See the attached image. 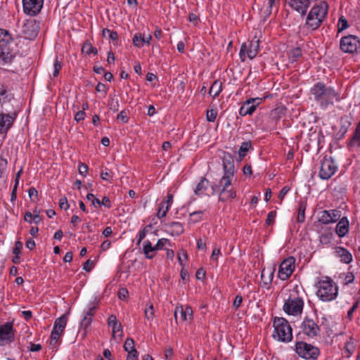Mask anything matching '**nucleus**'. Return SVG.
I'll use <instances>...</instances> for the list:
<instances>
[{
    "label": "nucleus",
    "mask_w": 360,
    "mask_h": 360,
    "mask_svg": "<svg viewBox=\"0 0 360 360\" xmlns=\"http://www.w3.org/2000/svg\"><path fill=\"white\" fill-rule=\"evenodd\" d=\"M314 96V101L317 102L323 109L327 108L330 105H333L334 101H340L341 98L331 86H327L323 82L316 83L310 90Z\"/></svg>",
    "instance_id": "f257e3e1"
},
{
    "label": "nucleus",
    "mask_w": 360,
    "mask_h": 360,
    "mask_svg": "<svg viewBox=\"0 0 360 360\" xmlns=\"http://www.w3.org/2000/svg\"><path fill=\"white\" fill-rule=\"evenodd\" d=\"M274 327V338L284 342H289L292 339V328L288 321L282 317H275L273 322Z\"/></svg>",
    "instance_id": "f03ea898"
},
{
    "label": "nucleus",
    "mask_w": 360,
    "mask_h": 360,
    "mask_svg": "<svg viewBox=\"0 0 360 360\" xmlns=\"http://www.w3.org/2000/svg\"><path fill=\"white\" fill-rule=\"evenodd\" d=\"M338 288L335 285L333 280L328 278L319 282V288L317 295L324 302H329L336 298Z\"/></svg>",
    "instance_id": "7ed1b4c3"
},
{
    "label": "nucleus",
    "mask_w": 360,
    "mask_h": 360,
    "mask_svg": "<svg viewBox=\"0 0 360 360\" xmlns=\"http://www.w3.org/2000/svg\"><path fill=\"white\" fill-rule=\"evenodd\" d=\"M295 350L299 356L307 360L317 359L320 353L316 347L304 341H297Z\"/></svg>",
    "instance_id": "20e7f679"
},
{
    "label": "nucleus",
    "mask_w": 360,
    "mask_h": 360,
    "mask_svg": "<svg viewBox=\"0 0 360 360\" xmlns=\"http://www.w3.org/2000/svg\"><path fill=\"white\" fill-rule=\"evenodd\" d=\"M259 51V40L255 37L248 41V44L243 43L240 50V58L242 61H245L246 56L250 59H253L257 55Z\"/></svg>",
    "instance_id": "39448f33"
},
{
    "label": "nucleus",
    "mask_w": 360,
    "mask_h": 360,
    "mask_svg": "<svg viewBox=\"0 0 360 360\" xmlns=\"http://www.w3.org/2000/svg\"><path fill=\"white\" fill-rule=\"evenodd\" d=\"M360 47V41L355 35L349 34L342 37L340 48L344 53H354Z\"/></svg>",
    "instance_id": "423d86ee"
},
{
    "label": "nucleus",
    "mask_w": 360,
    "mask_h": 360,
    "mask_svg": "<svg viewBox=\"0 0 360 360\" xmlns=\"http://www.w3.org/2000/svg\"><path fill=\"white\" fill-rule=\"evenodd\" d=\"M39 22L35 20H27L22 27V37L27 40L34 39L39 34Z\"/></svg>",
    "instance_id": "0eeeda50"
},
{
    "label": "nucleus",
    "mask_w": 360,
    "mask_h": 360,
    "mask_svg": "<svg viewBox=\"0 0 360 360\" xmlns=\"http://www.w3.org/2000/svg\"><path fill=\"white\" fill-rule=\"evenodd\" d=\"M304 306L303 300L301 297L289 298L283 304V310L289 315L296 316L300 314Z\"/></svg>",
    "instance_id": "6e6552de"
},
{
    "label": "nucleus",
    "mask_w": 360,
    "mask_h": 360,
    "mask_svg": "<svg viewBox=\"0 0 360 360\" xmlns=\"http://www.w3.org/2000/svg\"><path fill=\"white\" fill-rule=\"evenodd\" d=\"M15 339V330L12 323L0 326V346L10 345Z\"/></svg>",
    "instance_id": "1a4fd4ad"
},
{
    "label": "nucleus",
    "mask_w": 360,
    "mask_h": 360,
    "mask_svg": "<svg viewBox=\"0 0 360 360\" xmlns=\"http://www.w3.org/2000/svg\"><path fill=\"white\" fill-rule=\"evenodd\" d=\"M295 262L293 257H288L281 263L278 271V277L281 280H287L292 275L295 269Z\"/></svg>",
    "instance_id": "9d476101"
},
{
    "label": "nucleus",
    "mask_w": 360,
    "mask_h": 360,
    "mask_svg": "<svg viewBox=\"0 0 360 360\" xmlns=\"http://www.w3.org/2000/svg\"><path fill=\"white\" fill-rule=\"evenodd\" d=\"M337 166L331 158L325 157L321 162L319 176L322 179H329L336 172Z\"/></svg>",
    "instance_id": "9b49d317"
},
{
    "label": "nucleus",
    "mask_w": 360,
    "mask_h": 360,
    "mask_svg": "<svg viewBox=\"0 0 360 360\" xmlns=\"http://www.w3.org/2000/svg\"><path fill=\"white\" fill-rule=\"evenodd\" d=\"M261 102L262 98L259 97L251 98L246 100L243 103L241 107L240 108L239 115L243 117L247 115H252Z\"/></svg>",
    "instance_id": "f8f14e48"
},
{
    "label": "nucleus",
    "mask_w": 360,
    "mask_h": 360,
    "mask_svg": "<svg viewBox=\"0 0 360 360\" xmlns=\"http://www.w3.org/2000/svg\"><path fill=\"white\" fill-rule=\"evenodd\" d=\"M44 0H22V6L25 13L30 16H35L41 11Z\"/></svg>",
    "instance_id": "ddd939ff"
},
{
    "label": "nucleus",
    "mask_w": 360,
    "mask_h": 360,
    "mask_svg": "<svg viewBox=\"0 0 360 360\" xmlns=\"http://www.w3.org/2000/svg\"><path fill=\"white\" fill-rule=\"evenodd\" d=\"M301 328L303 333L310 338L317 336L320 333V327L311 319L305 317Z\"/></svg>",
    "instance_id": "4468645a"
},
{
    "label": "nucleus",
    "mask_w": 360,
    "mask_h": 360,
    "mask_svg": "<svg viewBox=\"0 0 360 360\" xmlns=\"http://www.w3.org/2000/svg\"><path fill=\"white\" fill-rule=\"evenodd\" d=\"M328 12V4L326 1H323L319 4H315L310 11L309 12V15H311L313 18H316L317 20H321V21H323L325 18L327 16Z\"/></svg>",
    "instance_id": "2eb2a0df"
},
{
    "label": "nucleus",
    "mask_w": 360,
    "mask_h": 360,
    "mask_svg": "<svg viewBox=\"0 0 360 360\" xmlns=\"http://www.w3.org/2000/svg\"><path fill=\"white\" fill-rule=\"evenodd\" d=\"M288 5L302 16L306 15L311 4V0H285Z\"/></svg>",
    "instance_id": "dca6fc26"
},
{
    "label": "nucleus",
    "mask_w": 360,
    "mask_h": 360,
    "mask_svg": "<svg viewBox=\"0 0 360 360\" xmlns=\"http://www.w3.org/2000/svg\"><path fill=\"white\" fill-rule=\"evenodd\" d=\"M17 116L16 112L13 113H0V134H6L13 126Z\"/></svg>",
    "instance_id": "f3484780"
},
{
    "label": "nucleus",
    "mask_w": 360,
    "mask_h": 360,
    "mask_svg": "<svg viewBox=\"0 0 360 360\" xmlns=\"http://www.w3.org/2000/svg\"><path fill=\"white\" fill-rule=\"evenodd\" d=\"M352 117L349 115H345L340 118V127L335 134V138L338 140L343 139L347 132L349 127L352 124Z\"/></svg>",
    "instance_id": "a211bd4d"
},
{
    "label": "nucleus",
    "mask_w": 360,
    "mask_h": 360,
    "mask_svg": "<svg viewBox=\"0 0 360 360\" xmlns=\"http://www.w3.org/2000/svg\"><path fill=\"white\" fill-rule=\"evenodd\" d=\"M223 162V169L224 172H226L230 174H234L235 173V166H234V159L233 156L227 152L224 153V156L222 158Z\"/></svg>",
    "instance_id": "6ab92c4d"
},
{
    "label": "nucleus",
    "mask_w": 360,
    "mask_h": 360,
    "mask_svg": "<svg viewBox=\"0 0 360 360\" xmlns=\"http://www.w3.org/2000/svg\"><path fill=\"white\" fill-rule=\"evenodd\" d=\"M15 58L8 46L0 48V65L11 63Z\"/></svg>",
    "instance_id": "aec40b11"
},
{
    "label": "nucleus",
    "mask_w": 360,
    "mask_h": 360,
    "mask_svg": "<svg viewBox=\"0 0 360 360\" xmlns=\"http://www.w3.org/2000/svg\"><path fill=\"white\" fill-rule=\"evenodd\" d=\"M349 231V220L346 217H344L340 219L336 228L335 232L338 236L340 238L344 237L347 235Z\"/></svg>",
    "instance_id": "412c9836"
},
{
    "label": "nucleus",
    "mask_w": 360,
    "mask_h": 360,
    "mask_svg": "<svg viewBox=\"0 0 360 360\" xmlns=\"http://www.w3.org/2000/svg\"><path fill=\"white\" fill-rule=\"evenodd\" d=\"M335 254L340 258V261L343 263L349 264L352 261V254L343 247H336Z\"/></svg>",
    "instance_id": "4be33fe9"
},
{
    "label": "nucleus",
    "mask_w": 360,
    "mask_h": 360,
    "mask_svg": "<svg viewBox=\"0 0 360 360\" xmlns=\"http://www.w3.org/2000/svg\"><path fill=\"white\" fill-rule=\"evenodd\" d=\"M151 39L152 37L150 34L147 37H145L144 36H142L141 33H136L132 39V42L135 46L141 48L144 44L149 46L150 44Z\"/></svg>",
    "instance_id": "5701e85b"
},
{
    "label": "nucleus",
    "mask_w": 360,
    "mask_h": 360,
    "mask_svg": "<svg viewBox=\"0 0 360 360\" xmlns=\"http://www.w3.org/2000/svg\"><path fill=\"white\" fill-rule=\"evenodd\" d=\"M236 197V193L233 190L231 186H230V188H221L219 192V200L225 202L228 200L234 199Z\"/></svg>",
    "instance_id": "b1692460"
},
{
    "label": "nucleus",
    "mask_w": 360,
    "mask_h": 360,
    "mask_svg": "<svg viewBox=\"0 0 360 360\" xmlns=\"http://www.w3.org/2000/svg\"><path fill=\"white\" fill-rule=\"evenodd\" d=\"M68 313L65 314L59 318L56 319L54 321L53 330H58L59 332L63 333L68 322Z\"/></svg>",
    "instance_id": "393cba45"
},
{
    "label": "nucleus",
    "mask_w": 360,
    "mask_h": 360,
    "mask_svg": "<svg viewBox=\"0 0 360 360\" xmlns=\"http://www.w3.org/2000/svg\"><path fill=\"white\" fill-rule=\"evenodd\" d=\"M179 312L181 314V318L183 321L187 320V316H188L190 319L192 318L193 310L191 307H186L185 309H184L181 306L180 307H177L174 311V318L176 320H177V314Z\"/></svg>",
    "instance_id": "a878e982"
},
{
    "label": "nucleus",
    "mask_w": 360,
    "mask_h": 360,
    "mask_svg": "<svg viewBox=\"0 0 360 360\" xmlns=\"http://www.w3.org/2000/svg\"><path fill=\"white\" fill-rule=\"evenodd\" d=\"M322 22H323L321 21L320 19L317 20L316 18H313L311 15L308 14L307 16L305 25L308 29L314 31L317 30L321 26Z\"/></svg>",
    "instance_id": "bb28decb"
},
{
    "label": "nucleus",
    "mask_w": 360,
    "mask_h": 360,
    "mask_svg": "<svg viewBox=\"0 0 360 360\" xmlns=\"http://www.w3.org/2000/svg\"><path fill=\"white\" fill-rule=\"evenodd\" d=\"M143 251L147 259H153L155 255V246H153L149 240H146L144 242Z\"/></svg>",
    "instance_id": "cd10ccee"
},
{
    "label": "nucleus",
    "mask_w": 360,
    "mask_h": 360,
    "mask_svg": "<svg viewBox=\"0 0 360 360\" xmlns=\"http://www.w3.org/2000/svg\"><path fill=\"white\" fill-rule=\"evenodd\" d=\"M108 324L110 327H112L113 335L118 331L122 330L121 323L117 321V318L114 314H111L109 316L108 319Z\"/></svg>",
    "instance_id": "c85d7f7f"
},
{
    "label": "nucleus",
    "mask_w": 360,
    "mask_h": 360,
    "mask_svg": "<svg viewBox=\"0 0 360 360\" xmlns=\"http://www.w3.org/2000/svg\"><path fill=\"white\" fill-rule=\"evenodd\" d=\"M348 145L350 146L360 147V122L358 123Z\"/></svg>",
    "instance_id": "c756f323"
},
{
    "label": "nucleus",
    "mask_w": 360,
    "mask_h": 360,
    "mask_svg": "<svg viewBox=\"0 0 360 360\" xmlns=\"http://www.w3.org/2000/svg\"><path fill=\"white\" fill-rule=\"evenodd\" d=\"M222 91V83L220 80H215L212 84L209 94L213 98H216Z\"/></svg>",
    "instance_id": "7c9ffc66"
},
{
    "label": "nucleus",
    "mask_w": 360,
    "mask_h": 360,
    "mask_svg": "<svg viewBox=\"0 0 360 360\" xmlns=\"http://www.w3.org/2000/svg\"><path fill=\"white\" fill-rule=\"evenodd\" d=\"M11 39V35L7 30L0 29V48L8 46Z\"/></svg>",
    "instance_id": "2f4dec72"
},
{
    "label": "nucleus",
    "mask_w": 360,
    "mask_h": 360,
    "mask_svg": "<svg viewBox=\"0 0 360 360\" xmlns=\"http://www.w3.org/2000/svg\"><path fill=\"white\" fill-rule=\"evenodd\" d=\"M209 184V181L205 177H202L195 189V193L197 195L204 194Z\"/></svg>",
    "instance_id": "473e14b6"
},
{
    "label": "nucleus",
    "mask_w": 360,
    "mask_h": 360,
    "mask_svg": "<svg viewBox=\"0 0 360 360\" xmlns=\"http://www.w3.org/2000/svg\"><path fill=\"white\" fill-rule=\"evenodd\" d=\"M307 207V202L305 201H300L299 207L297 212V221L300 223H302L305 220V210Z\"/></svg>",
    "instance_id": "72a5a7b5"
},
{
    "label": "nucleus",
    "mask_w": 360,
    "mask_h": 360,
    "mask_svg": "<svg viewBox=\"0 0 360 360\" xmlns=\"http://www.w3.org/2000/svg\"><path fill=\"white\" fill-rule=\"evenodd\" d=\"M82 53H85L86 55H90L93 53L94 55H97L98 50L96 47H94L91 44V43L86 40L82 47Z\"/></svg>",
    "instance_id": "f704fd0d"
},
{
    "label": "nucleus",
    "mask_w": 360,
    "mask_h": 360,
    "mask_svg": "<svg viewBox=\"0 0 360 360\" xmlns=\"http://www.w3.org/2000/svg\"><path fill=\"white\" fill-rule=\"evenodd\" d=\"M172 230L171 231V235L172 236H179L182 234L184 231V229L183 225L178 221H174L168 224Z\"/></svg>",
    "instance_id": "c9c22d12"
},
{
    "label": "nucleus",
    "mask_w": 360,
    "mask_h": 360,
    "mask_svg": "<svg viewBox=\"0 0 360 360\" xmlns=\"http://www.w3.org/2000/svg\"><path fill=\"white\" fill-rule=\"evenodd\" d=\"M234 174H230L226 172H224V175L220 179L219 184L221 188H230L231 186V179Z\"/></svg>",
    "instance_id": "e433bc0d"
},
{
    "label": "nucleus",
    "mask_w": 360,
    "mask_h": 360,
    "mask_svg": "<svg viewBox=\"0 0 360 360\" xmlns=\"http://www.w3.org/2000/svg\"><path fill=\"white\" fill-rule=\"evenodd\" d=\"M252 148V143L249 141H245L242 143L240 147L238 155L240 160H242L246 155L247 152Z\"/></svg>",
    "instance_id": "4c0bfd02"
},
{
    "label": "nucleus",
    "mask_w": 360,
    "mask_h": 360,
    "mask_svg": "<svg viewBox=\"0 0 360 360\" xmlns=\"http://www.w3.org/2000/svg\"><path fill=\"white\" fill-rule=\"evenodd\" d=\"M339 278L343 280V285H347L352 283L354 280V275L352 272L341 273Z\"/></svg>",
    "instance_id": "58836bf2"
},
{
    "label": "nucleus",
    "mask_w": 360,
    "mask_h": 360,
    "mask_svg": "<svg viewBox=\"0 0 360 360\" xmlns=\"http://www.w3.org/2000/svg\"><path fill=\"white\" fill-rule=\"evenodd\" d=\"M319 221L323 224H329L333 223L332 218L330 217L329 210H323L321 212V215L319 218Z\"/></svg>",
    "instance_id": "ea45409f"
},
{
    "label": "nucleus",
    "mask_w": 360,
    "mask_h": 360,
    "mask_svg": "<svg viewBox=\"0 0 360 360\" xmlns=\"http://www.w3.org/2000/svg\"><path fill=\"white\" fill-rule=\"evenodd\" d=\"M275 271V269L273 268V269H269V271H268V273H269V276L267 278H264V273L266 271V269H264L262 271V275H261V278H262V280L263 281V283L265 285H269L271 282H272V280H273V277H274V272Z\"/></svg>",
    "instance_id": "a19ab883"
},
{
    "label": "nucleus",
    "mask_w": 360,
    "mask_h": 360,
    "mask_svg": "<svg viewBox=\"0 0 360 360\" xmlns=\"http://www.w3.org/2000/svg\"><path fill=\"white\" fill-rule=\"evenodd\" d=\"M92 322V317L84 315L81 322V327L84 330L83 337L86 336L88 327Z\"/></svg>",
    "instance_id": "79ce46f5"
},
{
    "label": "nucleus",
    "mask_w": 360,
    "mask_h": 360,
    "mask_svg": "<svg viewBox=\"0 0 360 360\" xmlns=\"http://www.w3.org/2000/svg\"><path fill=\"white\" fill-rule=\"evenodd\" d=\"M333 238V233L331 231L323 233L320 236V242L323 245L329 244Z\"/></svg>",
    "instance_id": "37998d69"
},
{
    "label": "nucleus",
    "mask_w": 360,
    "mask_h": 360,
    "mask_svg": "<svg viewBox=\"0 0 360 360\" xmlns=\"http://www.w3.org/2000/svg\"><path fill=\"white\" fill-rule=\"evenodd\" d=\"M169 209V205H165V202H161L159 205L158 211L156 214L157 217L161 219L165 217Z\"/></svg>",
    "instance_id": "c03bdc74"
},
{
    "label": "nucleus",
    "mask_w": 360,
    "mask_h": 360,
    "mask_svg": "<svg viewBox=\"0 0 360 360\" xmlns=\"http://www.w3.org/2000/svg\"><path fill=\"white\" fill-rule=\"evenodd\" d=\"M355 302H354L352 307L347 311V318L349 320L352 319L353 313L359 307V304L360 302V297H354Z\"/></svg>",
    "instance_id": "a18cd8bd"
},
{
    "label": "nucleus",
    "mask_w": 360,
    "mask_h": 360,
    "mask_svg": "<svg viewBox=\"0 0 360 360\" xmlns=\"http://www.w3.org/2000/svg\"><path fill=\"white\" fill-rule=\"evenodd\" d=\"M112 176H113V172L108 168H105L104 170H102V172H101V178L103 180L107 181L108 182H112Z\"/></svg>",
    "instance_id": "49530a36"
},
{
    "label": "nucleus",
    "mask_w": 360,
    "mask_h": 360,
    "mask_svg": "<svg viewBox=\"0 0 360 360\" xmlns=\"http://www.w3.org/2000/svg\"><path fill=\"white\" fill-rule=\"evenodd\" d=\"M302 55V49L300 47H296L293 49L290 53V58L292 62L297 61L299 58H300Z\"/></svg>",
    "instance_id": "de8ad7c7"
},
{
    "label": "nucleus",
    "mask_w": 360,
    "mask_h": 360,
    "mask_svg": "<svg viewBox=\"0 0 360 360\" xmlns=\"http://www.w3.org/2000/svg\"><path fill=\"white\" fill-rule=\"evenodd\" d=\"M349 27V23L344 16H341L338 20V32H341Z\"/></svg>",
    "instance_id": "09e8293b"
},
{
    "label": "nucleus",
    "mask_w": 360,
    "mask_h": 360,
    "mask_svg": "<svg viewBox=\"0 0 360 360\" xmlns=\"http://www.w3.org/2000/svg\"><path fill=\"white\" fill-rule=\"evenodd\" d=\"M204 214L203 211H195L190 214L191 220L193 223H197L202 219V215Z\"/></svg>",
    "instance_id": "8fccbe9b"
},
{
    "label": "nucleus",
    "mask_w": 360,
    "mask_h": 360,
    "mask_svg": "<svg viewBox=\"0 0 360 360\" xmlns=\"http://www.w3.org/2000/svg\"><path fill=\"white\" fill-rule=\"evenodd\" d=\"M151 227H152V225L148 224L146 226H145L143 230H141L139 232L137 245H139L140 243L144 239V238L146 237V236L148 231V229H151Z\"/></svg>",
    "instance_id": "3c124183"
},
{
    "label": "nucleus",
    "mask_w": 360,
    "mask_h": 360,
    "mask_svg": "<svg viewBox=\"0 0 360 360\" xmlns=\"http://www.w3.org/2000/svg\"><path fill=\"white\" fill-rule=\"evenodd\" d=\"M166 245H171V242H170V240L169 239H167V238L159 239L158 240V242H157V244L155 245V249H156V250H163L164 247Z\"/></svg>",
    "instance_id": "603ef678"
},
{
    "label": "nucleus",
    "mask_w": 360,
    "mask_h": 360,
    "mask_svg": "<svg viewBox=\"0 0 360 360\" xmlns=\"http://www.w3.org/2000/svg\"><path fill=\"white\" fill-rule=\"evenodd\" d=\"M124 349L126 352H129V350H132L135 349L134 347V341L131 338H127L124 344Z\"/></svg>",
    "instance_id": "864d4df0"
},
{
    "label": "nucleus",
    "mask_w": 360,
    "mask_h": 360,
    "mask_svg": "<svg viewBox=\"0 0 360 360\" xmlns=\"http://www.w3.org/2000/svg\"><path fill=\"white\" fill-rule=\"evenodd\" d=\"M217 115V111L215 109L207 110V120L208 122H214Z\"/></svg>",
    "instance_id": "5fc2aeb1"
},
{
    "label": "nucleus",
    "mask_w": 360,
    "mask_h": 360,
    "mask_svg": "<svg viewBox=\"0 0 360 360\" xmlns=\"http://www.w3.org/2000/svg\"><path fill=\"white\" fill-rule=\"evenodd\" d=\"M53 66H54V70H53V77H56L58 76L59 72L62 68L61 63L58 60V57H56V58L55 60Z\"/></svg>",
    "instance_id": "6e6d98bb"
},
{
    "label": "nucleus",
    "mask_w": 360,
    "mask_h": 360,
    "mask_svg": "<svg viewBox=\"0 0 360 360\" xmlns=\"http://www.w3.org/2000/svg\"><path fill=\"white\" fill-rule=\"evenodd\" d=\"M276 215V211H271L270 212H269L267 218L266 219V224L268 226L274 224L275 221Z\"/></svg>",
    "instance_id": "4d7b16f0"
},
{
    "label": "nucleus",
    "mask_w": 360,
    "mask_h": 360,
    "mask_svg": "<svg viewBox=\"0 0 360 360\" xmlns=\"http://www.w3.org/2000/svg\"><path fill=\"white\" fill-rule=\"evenodd\" d=\"M329 212L333 223L336 222L340 219L341 217V212L340 210H329Z\"/></svg>",
    "instance_id": "13d9d810"
},
{
    "label": "nucleus",
    "mask_w": 360,
    "mask_h": 360,
    "mask_svg": "<svg viewBox=\"0 0 360 360\" xmlns=\"http://www.w3.org/2000/svg\"><path fill=\"white\" fill-rule=\"evenodd\" d=\"M105 32H107L109 34V38L112 41H116L118 39V34L116 31H111L108 28H104L103 30V36L105 37Z\"/></svg>",
    "instance_id": "bf43d9fd"
},
{
    "label": "nucleus",
    "mask_w": 360,
    "mask_h": 360,
    "mask_svg": "<svg viewBox=\"0 0 360 360\" xmlns=\"http://www.w3.org/2000/svg\"><path fill=\"white\" fill-rule=\"evenodd\" d=\"M146 318L148 320L153 319L154 316V309L152 304H150L148 308L145 309Z\"/></svg>",
    "instance_id": "052dcab7"
},
{
    "label": "nucleus",
    "mask_w": 360,
    "mask_h": 360,
    "mask_svg": "<svg viewBox=\"0 0 360 360\" xmlns=\"http://www.w3.org/2000/svg\"><path fill=\"white\" fill-rule=\"evenodd\" d=\"M89 167L85 163H79L78 166V171L79 174L84 176L88 172Z\"/></svg>",
    "instance_id": "680f3d73"
},
{
    "label": "nucleus",
    "mask_w": 360,
    "mask_h": 360,
    "mask_svg": "<svg viewBox=\"0 0 360 360\" xmlns=\"http://www.w3.org/2000/svg\"><path fill=\"white\" fill-rule=\"evenodd\" d=\"M94 266V262L89 259L84 263L83 269L86 272H89L91 271Z\"/></svg>",
    "instance_id": "e2e57ef3"
},
{
    "label": "nucleus",
    "mask_w": 360,
    "mask_h": 360,
    "mask_svg": "<svg viewBox=\"0 0 360 360\" xmlns=\"http://www.w3.org/2000/svg\"><path fill=\"white\" fill-rule=\"evenodd\" d=\"M117 119L121 120L124 123H127L129 117L127 112L125 110H122L117 116Z\"/></svg>",
    "instance_id": "0e129e2a"
},
{
    "label": "nucleus",
    "mask_w": 360,
    "mask_h": 360,
    "mask_svg": "<svg viewBox=\"0 0 360 360\" xmlns=\"http://www.w3.org/2000/svg\"><path fill=\"white\" fill-rule=\"evenodd\" d=\"M242 302V296L240 295H237L233 302V307L235 308V309H238L240 307Z\"/></svg>",
    "instance_id": "69168bd1"
},
{
    "label": "nucleus",
    "mask_w": 360,
    "mask_h": 360,
    "mask_svg": "<svg viewBox=\"0 0 360 360\" xmlns=\"http://www.w3.org/2000/svg\"><path fill=\"white\" fill-rule=\"evenodd\" d=\"M22 248V243L20 240H18L15 243V247L13 249V253L14 255H20L21 254V249Z\"/></svg>",
    "instance_id": "338daca9"
},
{
    "label": "nucleus",
    "mask_w": 360,
    "mask_h": 360,
    "mask_svg": "<svg viewBox=\"0 0 360 360\" xmlns=\"http://www.w3.org/2000/svg\"><path fill=\"white\" fill-rule=\"evenodd\" d=\"M59 206L61 209H63L65 210H67L69 208L70 205L68 202L67 198L64 197L60 199Z\"/></svg>",
    "instance_id": "774afa93"
}]
</instances>
